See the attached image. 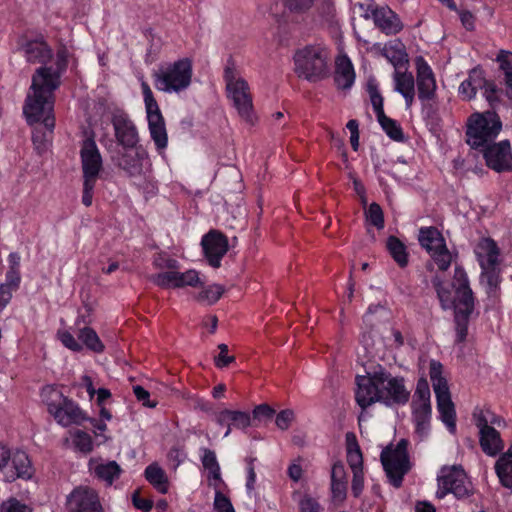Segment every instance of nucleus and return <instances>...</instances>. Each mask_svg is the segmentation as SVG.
I'll list each match as a JSON object with an SVG mask.
<instances>
[{"label": "nucleus", "instance_id": "obj_1", "mask_svg": "<svg viewBox=\"0 0 512 512\" xmlns=\"http://www.w3.org/2000/svg\"><path fill=\"white\" fill-rule=\"evenodd\" d=\"M431 283L442 309H454L456 341L464 342L468 335L470 316L475 308V298L466 271L462 266H455L452 283L455 297L452 296L447 283L438 274L432 277Z\"/></svg>", "mask_w": 512, "mask_h": 512}, {"label": "nucleus", "instance_id": "obj_2", "mask_svg": "<svg viewBox=\"0 0 512 512\" xmlns=\"http://www.w3.org/2000/svg\"><path fill=\"white\" fill-rule=\"evenodd\" d=\"M45 71V69H36L33 74L30 86L32 94L26 97L23 114L29 125L42 122L45 128L52 132L55 127L54 92L59 88V83L57 77L53 80L50 76L44 75Z\"/></svg>", "mask_w": 512, "mask_h": 512}, {"label": "nucleus", "instance_id": "obj_3", "mask_svg": "<svg viewBox=\"0 0 512 512\" xmlns=\"http://www.w3.org/2000/svg\"><path fill=\"white\" fill-rule=\"evenodd\" d=\"M223 78L227 97L232 100L240 118L251 126L255 125L258 117L254 110L249 84L239 75L232 57L227 60Z\"/></svg>", "mask_w": 512, "mask_h": 512}, {"label": "nucleus", "instance_id": "obj_4", "mask_svg": "<svg viewBox=\"0 0 512 512\" xmlns=\"http://www.w3.org/2000/svg\"><path fill=\"white\" fill-rule=\"evenodd\" d=\"M502 130L499 115L493 111L475 112L466 122V143L475 150H480L492 143Z\"/></svg>", "mask_w": 512, "mask_h": 512}, {"label": "nucleus", "instance_id": "obj_5", "mask_svg": "<svg viewBox=\"0 0 512 512\" xmlns=\"http://www.w3.org/2000/svg\"><path fill=\"white\" fill-rule=\"evenodd\" d=\"M80 158L83 173L82 203L89 207L92 205L94 188L103 169L102 156L93 134L82 141Z\"/></svg>", "mask_w": 512, "mask_h": 512}, {"label": "nucleus", "instance_id": "obj_6", "mask_svg": "<svg viewBox=\"0 0 512 512\" xmlns=\"http://www.w3.org/2000/svg\"><path fill=\"white\" fill-rule=\"evenodd\" d=\"M193 62L190 58H181L173 63L162 65L153 73L155 86L164 92H180L191 84Z\"/></svg>", "mask_w": 512, "mask_h": 512}, {"label": "nucleus", "instance_id": "obj_7", "mask_svg": "<svg viewBox=\"0 0 512 512\" xmlns=\"http://www.w3.org/2000/svg\"><path fill=\"white\" fill-rule=\"evenodd\" d=\"M47 410L62 426L81 425L87 416L72 399L51 387L43 390Z\"/></svg>", "mask_w": 512, "mask_h": 512}, {"label": "nucleus", "instance_id": "obj_8", "mask_svg": "<svg viewBox=\"0 0 512 512\" xmlns=\"http://www.w3.org/2000/svg\"><path fill=\"white\" fill-rule=\"evenodd\" d=\"M408 445L407 439H401L395 448H392V445H390L381 452L380 458L384 471L390 483L396 488L402 486L404 476L411 469Z\"/></svg>", "mask_w": 512, "mask_h": 512}, {"label": "nucleus", "instance_id": "obj_9", "mask_svg": "<svg viewBox=\"0 0 512 512\" xmlns=\"http://www.w3.org/2000/svg\"><path fill=\"white\" fill-rule=\"evenodd\" d=\"M295 72L310 82L324 79L327 74V55L320 47L306 46L295 54Z\"/></svg>", "mask_w": 512, "mask_h": 512}, {"label": "nucleus", "instance_id": "obj_10", "mask_svg": "<svg viewBox=\"0 0 512 512\" xmlns=\"http://www.w3.org/2000/svg\"><path fill=\"white\" fill-rule=\"evenodd\" d=\"M437 482L436 497L438 499H443L449 493L457 499H463L473 493L472 483L461 466L443 467Z\"/></svg>", "mask_w": 512, "mask_h": 512}, {"label": "nucleus", "instance_id": "obj_11", "mask_svg": "<svg viewBox=\"0 0 512 512\" xmlns=\"http://www.w3.org/2000/svg\"><path fill=\"white\" fill-rule=\"evenodd\" d=\"M386 370L381 368L367 376H357L356 401L362 409H366L375 402H380V385L385 384Z\"/></svg>", "mask_w": 512, "mask_h": 512}, {"label": "nucleus", "instance_id": "obj_12", "mask_svg": "<svg viewBox=\"0 0 512 512\" xmlns=\"http://www.w3.org/2000/svg\"><path fill=\"white\" fill-rule=\"evenodd\" d=\"M485 164L491 170L501 172H512V149L509 140L492 142L480 149Z\"/></svg>", "mask_w": 512, "mask_h": 512}, {"label": "nucleus", "instance_id": "obj_13", "mask_svg": "<svg viewBox=\"0 0 512 512\" xmlns=\"http://www.w3.org/2000/svg\"><path fill=\"white\" fill-rule=\"evenodd\" d=\"M68 512H105L98 492L88 486H78L67 497Z\"/></svg>", "mask_w": 512, "mask_h": 512}, {"label": "nucleus", "instance_id": "obj_14", "mask_svg": "<svg viewBox=\"0 0 512 512\" xmlns=\"http://www.w3.org/2000/svg\"><path fill=\"white\" fill-rule=\"evenodd\" d=\"M148 154L142 145L122 147L112 157L115 166L123 170L129 177L140 176L143 172V161Z\"/></svg>", "mask_w": 512, "mask_h": 512}, {"label": "nucleus", "instance_id": "obj_15", "mask_svg": "<svg viewBox=\"0 0 512 512\" xmlns=\"http://www.w3.org/2000/svg\"><path fill=\"white\" fill-rule=\"evenodd\" d=\"M201 246L208 264L219 268L222 258L228 252L229 241L223 232L212 229L202 237Z\"/></svg>", "mask_w": 512, "mask_h": 512}, {"label": "nucleus", "instance_id": "obj_16", "mask_svg": "<svg viewBox=\"0 0 512 512\" xmlns=\"http://www.w3.org/2000/svg\"><path fill=\"white\" fill-rule=\"evenodd\" d=\"M111 123L117 143L121 147L139 145L137 128L127 113L118 111L112 115Z\"/></svg>", "mask_w": 512, "mask_h": 512}, {"label": "nucleus", "instance_id": "obj_17", "mask_svg": "<svg viewBox=\"0 0 512 512\" xmlns=\"http://www.w3.org/2000/svg\"><path fill=\"white\" fill-rule=\"evenodd\" d=\"M385 384L380 385V402L387 406L403 405L409 401L410 392L405 388L403 377H393L386 371Z\"/></svg>", "mask_w": 512, "mask_h": 512}, {"label": "nucleus", "instance_id": "obj_18", "mask_svg": "<svg viewBox=\"0 0 512 512\" xmlns=\"http://www.w3.org/2000/svg\"><path fill=\"white\" fill-rule=\"evenodd\" d=\"M415 64L418 98L422 101L432 100L436 95V80L433 71L422 56L416 57Z\"/></svg>", "mask_w": 512, "mask_h": 512}, {"label": "nucleus", "instance_id": "obj_19", "mask_svg": "<svg viewBox=\"0 0 512 512\" xmlns=\"http://www.w3.org/2000/svg\"><path fill=\"white\" fill-rule=\"evenodd\" d=\"M347 473L341 460L333 463L330 472V500L335 506H341L347 498Z\"/></svg>", "mask_w": 512, "mask_h": 512}, {"label": "nucleus", "instance_id": "obj_20", "mask_svg": "<svg viewBox=\"0 0 512 512\" xmlns=\"http://www.w3.org/2000/svg\"><path fill=\"white\" fill-rule=\"evenodd\" d=\"M372 16L375 26L386 35H396L403 30L401 19L387 6L376 8Z\"/></svg>", "mask_w": 512, "mask_h": 512}, {"label": "nucleus", "instance_id": "obj_21", "mask_svg": "<svg viewBox=\"0 0 512 512\" xmlns=\"http://www.w3.org/2000/svg\"><path fill=\"white\" fill-rule=\"evenodd\" d=\"M475 254L484 270H494L498 264L500 249L492 238H482L475 247Z\"/></svg>", "mask_w": 512, "mask_h": 512}, {"label": "nucleus", "instance_id": "obj_22", "mask_svg": "<svg viewBox=\"0 0 512 512\" xmlns=\"http://www.w3.org/2000/svg\"><path fill=\"white\" fill-rule=\"evenodd\" d=\"M485 84L486 78L483 69L475 67L469 72L468 78L461 83L459 94L463 100L469 101L476 96L478 89H483Z\"/></svg>", "mask_w": 512, "mask_h": 512}, {"label": "nucleus", "instance_id": "obj_23", "mask_svg": "<svg viewBox=\"0 0 512 512\" xmlns=\"http://www.w3.org/2000/svg\"><path fill=\"white\" fill-rule=\"evenodd\" d=\"M435 395L441 420L448 427L449 431L454 433L456 430V411L451 399L450 390Z\"/></svg>", "mask_w": 512, "mask_h": 512}, {"label": "nucleus", "instance_id": "obj_24", "mask_svg": "<svg viewBox=\"0 0 512 512\" xmlns=\"http://www.w3.org/2000/svg\"><path fill=\"white\" fill-rule=\"evenodd\" d=\"M24 51L26 59L30 63L46 65L53 56L52 49L43 39L27 42Z\"/></svg>", "mask_w": 512, "mask_h": 512}, {"label": "nucleus", "instance_id": "obj_25", "mask_svg": "<svg viewBox=\"0 0 512 512\" xmlns=\"http://www.w3.org/2000/svg\"><path fill=\"white\" fill-rule=\"evenodd\" d=\"M479 444L482 451L488 456L495 457L504 449V442L500 432L494 427H485L479 435Z\"/></svg>", "mask_w": 512, "mask_h": 512}, {"label": "nucleus", "instance_id": "obj_26", "mask_svg": "<svg viewBox=\"0 0 512 512\" xmlns=\"http://www.w3.org/2000/svg\"><path fill=\"white\" fill-rule=\"evenodd\" d=\"M334 81L338 88L349 89L355 81V71L352 62L347 56L336 61Z\"/></svg>", "mask_w": 512, "mask_h": 512}, {"label": "nucleus", "instance_id": "obj_27", "mask_svg": "<svg viewBox=\"0 0 512 512\" xmlns=\"http://www.w3.org/2000/svg\"><path fill=\"white\" fill-rule=\"evenodd\" d=\"M418 241L429 254L446 244L442 233L434 226L420 228Z\"/></svg>", "mask_w": 512, "mask_h": 512}, {"label": "nucleus", "instance_id": "obj_28", "mask_svg": "<svg viewBox=\"0 0 512 512\" xmlns=\"http://www.w3.org/2000/svg\"><path fill=\"white\" fill-rule=\"evenodd\" d=\"M347 463L351 471L363 470V454L356 435L353 432L346 433Z\"/></svg>", "mask_w": 512, "mask_h": 512}, {"label": "nucleus", "instance_id": "obj_29", "mask_svg": "<svg viewBox=\"0 0 512 512\" xmlns=\"http://www.w3.org/2000/svg\"><path fill=\"white\" fill-rule=\"evenodd\" d=\"M146 480L160 493L168 492L169 483L165 471L156 463L148 465L145 469Z\"/></svg>", "mask_w": 512, "mask_h": 512}, {"label": "nucleus", "instance_id": "obj_30", "mask_svg": "<svg viewBox=\"0 0 512 512\" xmlns=\"http://www.w3.org/2000/svg\"><path fill=\"white\" fill-rule=\"evenodd\" d=\"M12 466L15 470V478H22L25 480L31 479L34 474L29 456L24 451H16L10 458Z\"/></svg>", "mask_w": 512, "mask_h": 512}, {"label": "nucleus", "instance_id": "obj_31", "mask_svg": "<svg viewBox=\"0 0 512 512\" xmlns=\"http://www.w3.org/2000/svg\"><path fill=\"white\" fill-rule=\"evenodd\" d=\"M386 248L400 268H405L409 263V255L405 244L396 236H389Z\"/></svg>", "mask_w": 512, "mask_h": 512}, {"label": "nucleus", "instance_id": "obj_32", "mask_svg": "<svg viewBox=\"0 0 512 512\" xmlns=\"http://www.w3.org/2000/svg\"><path fill=\"white\" fill-rule=\"evenodd\" d=\"M496 61L499 63L500 70L504 73L506 96L512 101V52L500 50Z\"/></svg>", "mask_w": 512, "mask_h": 512}, {"label": "nucleus", "instance_id": "obj_33", "mask_svg": "<svg viewBox=\"0 0 512 512\" xmlns=\"http://www.w3.org/2000/svg\"><path fill=\"white\" fill-rule=\"evenodd\" d=\"M443 373V365L437 360H431L429 364V376L435 394L449 390L448 381Z\"/></svg>", "mask_w": 512, "mask_h": 512}, {"label": "nucleus", "instance_id": "obj_34", "mask_svg": "<svg viewBox=\"0 0 512 512\" xmlns=\"http://www.w3.org/2000/svg\"><path fill=\"white\" fill-rule=\"evenodd\" d=\"M68 57L69 52L68 49L65 46H61L56 53V68L55 70L52 69V67L47 66H41L38 69H45L46 71L43 72L44 75L50 76L53 80L55 77H57V81L59 83V86L61 85V76L66 71L68 66Z\"/></svg>", "mask_w": 512, "mask_h": 512}, {"label": "nucleus", "instance_id": "obj_35", "mask_svg": "<svg viewBox=\"0 0 512 512\" xmlns=\"http://www.w3.org/2000/svg\"><path fill=\"white\" fill-rule=\"evenodd\" d=\"M141 88L144 96L148 122L160 121L164 119L159 109L158 103L154 98L152 90L150 86L147 84V82L143 81L141 83Z\"/></svg>", "mask_w": 512, "mask_h": 512}, {"label": "nucleus", "instance_id": "obj_36", "mask_svg": "<svg viewBox=\"0 0 512 512\" xmlns=\"http://www.w3.org/2000/svg\"><path fill=\"white\" fill-rule=\"evenodd\" d=\"M122 469L116 461H109L106 464H99L95 467V475L105 481L108 485L120 477Z\"/></svg>", "mask_w": 512, "mask_h": 512}, {"label": "nucleus", "instance_id": "obj_37", "mask_svg": "<svg viewBox=\"0 0 512 512\" xmlns=\"http://www.w3.org/2000/svg\"><path fill=\"white\" fill-rule=\"evenodd\" d=\"M151 138L153 139L157 150H163L168 144V135L164 119L160 121L148 122Z\"/></svg>", "mask_w": 512, "mask_h": 512}, {"label": "nucleus", "instance_id": "obj_38", "mask_svg": "<svg viewBox=\"0 0 512 512\" xmlns=\"http://www.w3.org/2000/svg\"><path fill=\"white\" fill-rule=\"evenodd\" d=\"M411 406L417 431L425 429L431 416V403L412 402Z\"/></svg>", "mask_w": 512, "mask_h": 512}, {"label": "nucleus", "instance_id": "obj_39", "mask_svg": "<svg viewBox=\"0 0 512 512\" xmlns=\"http://www.w3.org/2000/svg\"><path fill=\"white\" fill-rule=\"evenodd\" d=\"M495 471L500 483L505 488H512V461H506V458L499 457L495 464Z\"/></svg>", "mask_w": 512, "mask_h": 512}, {"label": "nucleus", "instance_id": "obj_40", "mask_svg": "<svg viewBox=\"0 0 512 512\" xmlns=\"http://www.w3.org/2000/svg\"><path fill=\"white\" fill-rule=\"evenodd\" d=\"M378 122L381 125L385 133L394 141L402 142L404 140V133L401 126L392 118L383 115L378 118Z\"/></svg>", "mask_w": 512, "mask_h": 512}, {"label": "nucleus", "instance_id": "obj_41", "mask_svg": "<svg viewBox=\"0 0 512 512\" xmlns=\"http://www.w3.org/2000/svg\"><path fill=\"white\" fill-rule=\"evenodd\" d=\"M79 339L94 352L100 353L104 350V345L99 339L97 333L89 327L80 330Z\"/></svg>", "mask_w": 512, "mask_h": 512}, {"label": "nucleus", "instance_id": "obj_42", "mask_svg": "<svg viewBox=\"0 0 512 512\" xmlns=\"http://www.w3.org/2000/svg\"><path fill=\"white\" fill-rule=\"evenodd\" d=\"M224 287L222 285L214 284L201 290L196 296L199 302H206L207 304L216 303L223 295Z\"/></svg>", "mask_w": 512, "mask_h": 512}, {"label": "nucleus", "instance_id": "obj_43", "mask_svg": "<svg viewBox=\"0 0 512 512\" xmlns=\"http://www.w3.org/2000/svg\"><path fill=\"white\" fill-rule=\"evenodd\" d=\"M395 89L403 94L415 91V79L411 72L396 71L394 75Z\"/></svg>", "mask_w": 512, "mask_h": 512}, {"label": "nucleus", "instance_id": "obj_44", "mask_svg": "<svg viewBox=\"0 0 512 512\" xmlns=\"http://www.w3.org/2000/svg\"><path fill=\"white\" fill-rule=\"evenodd\" d=\"M177 270H168L154 274L151 277L152 282L162 289L176 288Z\"/></svg>", "mask_w": 512, "mask_h": 512}, {"label": "nucleus", "instance_id": "obj_45", "mask_svg": "<svg viewBox=\"0 0 512 512\" xmlns=\"http://www.w3.org/2000/svg\"><path fill=\"white\" fill-rule=\"evenodd\" d=\"M440 271H446L452 262V255L446 244L429 254Z\"/></svg>", "mask_w": 512, "mask_h": 512}, {"label": "nucleus", "instance_id": "obj_46", "mask_svg": "<svg viewBox=\"0 0 512 512\" xmlns=\"http://www.w3.org/2000/svg\"><path fill=\"white\" fill-rule=\"evenodd\" d=\"M176 288H183L186 286L197 287L202 285L198 272L195 270H187L186 272H179L177 270Z\"/></svg>", "mask_w": 512, "mask_h": 512}, {"label": "nucleus", "instance_id": "obj_47", "mask_svg": "<svg viewBox=\"0 0 512 512\" xmlns=\"http://www.w3.org/2000/svg\"><path fill=\"white\" fill-rule=\"evenodd\" d=\"M366 219L378 230L384 228V214L381 206L375 202L371 203L365 212Z\"/></svg>", "mask_w": 512, "mask_h": 512}, {"label": "nucleus", "instance_id": "obj_48", "mask_svg": "<svg viewBox=\"0 0 512 512\" xmlns=\"http://www.w3.org/2000/svg\"><path fill=\"white\" fill-rule=\"evenodd\" d=\"M317 0H284L285 8L293 14H305L314 5Z\"/></svg>", "mask_w": 512, "mask_h": 512}, {"label": "nucleus", "instance_id": "obj_49", "mask_svg": "<svg viewBox=\"0 0 512 512\" xmlns=\"http://www.w3.org/2000/svg\"><path fill=\"white\" fill-rule=\"evenodd\" d=\"M367 91L369 93L371 104L378 119L385 115L383 108V97L381 96L377 86L371 82H369L367 85Z\"/></svg>", "mask_w": 512, "mask_h": 512}, {"label": "nucleus", "instance_id": "obj_50", "mask_svg": "<svg viewBox=\"0 0 512 512\" xmlns=\"http://www.w3.org/2000/svg\"><path fill=\"white\" fill-rule=\"evenodd\" d=\"M430 396V387L427 379L425 377L419 378L412 402L430 403Z\"/></svg>", "mask_w": 512, "mask_h": 512}, {"label": "nucleus", "instance_id": "obj_51", "mask_svg": "<svg viewBox=\"0 0 512 512\" xmlns=\"http://www.w3.org/2000/svg\"><path fill=\"white\" fill-rule=\"evenodd\" d=\"M153 265L160 270H178L180 268L179 262L165 252H160L155 256Z\"/></svg>", "mask_w": 512, "mask_h": 512}, {"label": "nucleus", "instance_id": "obj_52", "mask_svg": "<svg viewBox=\"0 0 512 512\" xmlns=\"http://www.w3.org/2000/svg\"><path fill=\"white\" fill-rule=\"evenodd\" d=\"M230 419L231 425L238 429H244L253 425L252 418L247 412L230 410Z\"/></svg>", "mask_w": 512, "mask_h": 512}, {"label": "nucleus", "instance_id": "obj_53", "mask_svg": "<svg viewBox=\"0 0 512 512\" xmlns=\"http://www.w3.org/2000/svg\"><path fill=\"white\" fill-rule=\"evenodd\" d=\"M75 446L83 453H90L93 450V441L91 436L84 432L78 431L74 438Z\"/></svg>", "mask_w": 512, "mask_h": 512}, {"label": "nucleus", "instance_id": "obj_54", "mask_svg": "<svg viewBox=\"0 0 512 512\" xmlns=\"http://www.w3.org/2000/svg\"><path fill=\"white\" fill-rule=\"evenodd\" d=\"M299 512H322L320 503L309 494H304L300 499Z\"/></svg>", "mask_w": 512, "mask_h": 512}, {"label": "nucleus", "instance_id": "obj_55", "mask_svg": "<svg viewBox=\"0 0 512 512\" xmlns=\"http://www.w3.org/2000/svg\"><path fill=\"white\" fill-rule=\"evenodd\" d=\"M351 492L355 498H359L364 490V469L352 471Z\"/></svg>", "mask_w": 512, "mask_h": 512}, {"label": "nucleus", "instance_id": "obj_56", "mask_svg": "<svg viewBox=\"0 0 512 512\" xmlns=\"http://www.w3.org/2000/svg\"><path fill=\"white\" fill-rule=\"evenodd\" d=\"M133 506L142 512H150L153 508V501L151 499L141 497L140 489H137L132 494Z\"/></svg>", "mask_w": 512, "mask_h": 512}, {"label": "nucleus", "instance_id": "obj_57", "mask_svg": "<svg viewBox=\"0 0 512 512\" xmlns=\"http://www.w3.org/2000/svg\"><path fill=\"white\" fill-rule=\"evenodd\" d=\"M294 419V412L290 409H285L277 414L275 423L279 429L287 430L290 427L291 423L294 421Z\"/></svg>", "mask_w": 512, "mask_h": 512}, {"label": "nucleus", "instance_id": "obj_58", "mask_svg": "<svg viewBox=\"0 0 512 512\" xmlns=\"http://www.w3.org/2000/svg\"><path fill=\"white\" fill-rule=\"evenodd\" d=\"M58 338L62 344L75 352L82 350V345L75 339V337L69 331H59Z\"/></svg>", "mask_w": 512, "mask_h": 512}, {"label": "nucleus", "instance_id": "obj_59", "mask_svg": "<svg viewBox=\"0 0 512 512\" xmlns=\"http://www.w3.org/2000/svg\"><path fill=\"white\" fill-rule=\"evenodd\" d=\"M483 89L486 100L489 102L490 106L494 108L495 104L500 101L498 96L499 89L493 81H488L487 79Z\"/></svg>", "mask_w": 512, "mask_h": 512}, {"label": "nucleus", "instance_id": "obj_60", "mask_svg": "<svg viewBox=\"0 0 512 512\" xmlns=\"http://www.w3.org/2000/svg\"><path fill=\"white\" fill-rule=\"evenodd\" d=\"M218 349L220 350V352L218 356L215 357V365L218 368L227 367L235 361L234 356H228V346L226 344H219Z\"/></svg>", "mask_w": 512, "mask_h": 512}, {"label": "nucleus", "instance_id": "obj_61", "mask_svg": "<svg viewBox=\"0 0 512 512\" xmlns=\"http://www.w3.org/2000/svg\"><path fill=\"white\" fill-rule=\"evenodd\" d=\"M214 507L218 512H235L230 499L220 491L215 494Z\"/></svg>", "mask_w": 512, "mask_h": 512}, {"label": "nucleus", "instance_id": "obj_62", "mask_svg": "<svg viewBox=\"0 0 512 512\" xmlns=\"http://www.w3.org/2000/svg\"><path fill=\"white\" fill-rule=\"evenodd\" d=\"M275 410L268 404H260L256 406L252 412L253 421H261L262 419H270L273 417Z\"/></svg>", "mask_w": 512, "mask_h": 512}, {"label": "nucleus", "instance_id": "obj_63", "mask_svg": "<svg viewBox=\"0 0 512 512\" xmlns=\"http://www.w3.org/2000/svg\"><path fill=\"white\" fill-rule=\"evenodd\" d=\"M133 393L136 397V399L143 403L144 406L153 408L157 405L156 402H150V393L142 386L136 385L133 386Z\"/></svg>", "mask_w": 512, "mask_h": 512}, {"label": "nucleus", "instance_id": "obj_64", "mask_svg": "<svg viewBox=\"0 0 512 512\" xmlns=\"http://www.w3.org/2000/svg\"><path fill=\"white\" fill-rule=\"evenodd\" d=\"M1 512H32V509L16 499H11L7 505H2Z\"/></svg>", "mask_w": 512, "mask_h": 512}]
</instances>
